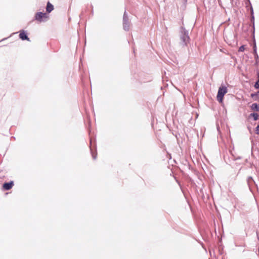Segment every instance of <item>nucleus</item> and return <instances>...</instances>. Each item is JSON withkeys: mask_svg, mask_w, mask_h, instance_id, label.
Listing matches in <instances>:
<instances>
[{"mask_svg": "<svg viewBox=\"0 0 259 259\" xmlns=\"http://www.w3.org/2000/svg\"><path fill=\"white\" fill-rule=\"evenodd\" d=\"M181 29L182 31L180 35L181 44L182 46H186L190 40V37L188 35V31L183 27Z\"/></svg>", "mask_w": 259, "mask_h": 259, "instance_id": "nucleus-1", "label": "nucleus"}, {"mask_svg": "<svg viewBox=\"0 0 259 259\" xmlns=\"http://www.w3.org/2000/svg\"><path fill=\"white\" fill-rule=\"evenodd\" d=\"M227 88L225 86H221L219 88L217 97L220 103L223 102L224 96L227 93Z\"/></svg>", "mask_w": 259, "mask_h": 259, "instance_id": "nucleus-2", "label": "nucleus"}, {"mask_svg": "<svg viewBox=\"0 0 259 259\" xmlns=\"http://www.w3.org/2000/svg\"><path fill=\"white\" fill-rule=\"evenodd\" d=\"M34 19L40 23L42 22H46L48 19V16L45 13L38 12L35 14Z\"/></svg>", "mask_w": 259, "mask_h": 259, "instance_id": "nucleus-3", "label": "nucleus"}, {"mask_svg": "<svg viewBox=\"0 0 259 259\" xmlns=\"http://www.w3.org/2000/svg\"><path fill=\"white\" fill-rule=\"evenodd\" d=\"M131 23L128 18V15L126 11H124L123 16V28L126 31H129L130 29Z\"/></svg>", "mask_w": 259, "mask_h": 259, "instance_id": "nucleus-4", "label": "nucleus"}, {"mask_svg": "<svg viewBox=\"0 0 259 259\" xmlns=\"http://www.w3.org/2000/svg\"><path fill=\"white\" fill-rule=\"evenodd\" d=\"M14 185V182L11 181L9 182H5L3 184V189L4 190L8 191L12 188Z\"/></svg>", "mask_w": 259, "mask_h": 259, "instance_id": "nucleus-5", "label": "nucleus"}, {"mask_svg": "<svg viewBox=\"0 0 259 259\" xmlns=\"http://www.w3.org/2000/svg\"><path fill=\"white\" fill-rule=\"evenodd\" d=\"M19 38L22 40L30 41V38L28 37L26 31L24 30H21L19 31Z\"/></svg>", "mask_w": 259, "mask_h": 259, "instance_id": "nucleus-6", "label": "nucleus"}, {"mask_svg": "<svg viewBox=\"0 0 259 259\" xmlns=\"http://www.w3.org/2000/svg\"><path fill=\"white\" fill-rule=\"evenodd\" d=\"M247 184L250 189H251L252 186L254 185L256 187H257L255 181L252 177H248L247 180Z\"/></svg>", "mask_w": 259, "mask_h": 259, "instance_id": "nucleus-7", "label": "nucleus"}, {"mask_svg": "<svg viewBox=\"0 0 259 259\" xmlns=\"http://www.w3.org/2000/svg\"><path fill=\"white\" fill-rule=\"evenodd\" d=\"M253 54L254 56H255L258 55V54H257V47H256V42H255L254 35H253Z\"/></svg>", "mask_w": 259, "mask_h": 259, "instance_id": "nucleus-8", "label": "nucleus"}, {"mask_svg": "<svg viewBox=\"0 0 259 259\" xmlns=\"http://www.w3.org/2000/svg\"><path fill=\"white\" fill-rule=\"evenodd\" d=\"M54 10V6L50 2H48L46 7V11L50 13Z\"/></svg>", "mask_w": 259, "mask_h": 259, "instance_id": "nucleus-9", "label": "nucleus"}, {"mask_svg": "<svg viewBox=\"0 0 259 259\" xmlns=\"http://www.w3.org/2000/svg\"><path fill=\"white\" fill-rule=\"evenodd\" d=\"M90 150H91V153L92 154L93 159L95 160L97 158V153L96 150H95V151H94L92 147V140H90Z\"/></svg>", "mask_w": 259, "mask_h": 259, "instance_id": "nucleus-10", "label": "nucleus"}, {"mask_svg": "<svg viewBox=\"0 0 259 259\" xmlns=\"http://www.w3.org/2000/svg\"><path fill=\"white\" fill-rule=\"evenodd\" d=\"M250 22L252 24V34L254 35L255 32V25H254V15H251L250 17Z\"/></svg>", "mask_w": 259, "mask_h": 259, "instance_id": "nucleus-11", "label": "nucleus"}, {"mask_svg": "<svg viewBox=\"0 0 259 259\" xmlns=\"http://www.w3.org/2000/svg\"><path fill=\"white\" fill-rule=\"evenodd\" d=\"M248 117L249 118L253 117V120L254 121H256V120H257L258 119L259 115H258V114L257 113L253 112V113H250Z\"/></svg>", "mask_w": 259, "mask_h": 259, "instance_id": "nucleus-12", "label": "nucleus"}, {"mask_svg": "<svg viewBox=\"0 0 259 259\" xmlns=\"http://www.w3.org/2000/svg\"><path fill=\"white\" fill-rule=\"evenodd\" d=\"M250 107L254 111H259V105L256 103H253Z\"/></svg>", "mask_w": 259, "mask_h": 259, "instance_id": "nucleus-13", "label": "nucleus"}, {"mask_svg": "<svg viewBox=\"0 0 259 259\" xmlns=\"http://www.w3.org/2000/svg\"><path fill=\"white\" fill-rule=\"evenodd\" d=\"M251 97H252L254 101L259 100V92H256L254 93H252L250 95Z\"/></svg>", "mask_w": 259, "mask_h": 259, "instance_id": "nucleus-14", "label": "nucleus"}, {"mask_svg": "<svg viewBox=\"0 0 259 259\" xmlns=\"http://www.w3.org/2000/svg\"><path fill=\"white\" fill-rule=\"evenodd\" d=\"M254 59L255 61L254 65L255 66H258L259 64V56H258V55L254 56Z\"/></svg>", "mask_w": 259, "mask_h": 259, "instance_id": "nucleus-15", "label": "nucleus"}, {"mask_svg": "<svg viewBox=\"0 0 259 259\" xmlns=\"http://www.w3.org/2000/svg\"><path fill=\"white\" fill-rule=\"evenodd\" d=\"M254 88L256 89L259 90V81H256L254 85Z\"/></svg>", "mask_w": 259, "mask_h": 259, "instance_id": "nucleus-16", "label": "nucleus"}, {"mask_svg": "<svg viewBox=\"0 0 259 259\" xmlns=\"http://www.w3.org/2000/svg\"><path fill=\"white\" fill-rule=\"evenodd\" d=\"M244 46L242 45L239 47L238 51L239 52H243L244 51Z\"/></svg>", "mask_w": 259, "mask_h": 259, "instance_id": "nucleus-17", "label": "nucleus"}, {"mask_svg": "<svg viewBox=\"0 0 259 259\" xmlns=\"http://www.w3.org/2000/svg\"><path fill=\"white\" fill-rule=\"evenodd\" d=\"M255 134L259 135V124L255 127Z\"/></svg>", "mask_w": 259, "mask_h": 259, "instance_id": "nucleus-18", "label": "nucleus"}, {"mask_svg": "<svg viewBox=\"0 0 259 259\" xmlns=\"http://www.w3.org/2000/svg\"><path fill=\"white\" fill-rule=\"evenodd\" d=\"M250 14H251V15H254L253 9V8H252L251 5L250 6Z\"/></svg>", "mask_w": 259, "mask_h": 259, "instance_id": "nucleus-19", "label": "nucleus"}, {"mask_svg": "<svg viewBox=\"0 0 259 259\" xmlns=\"http://www.w3.org/2000/svg\"><path fill=\"white\" fill-rule=\"evenodd\" d=\"M257 80L256 81H259V70H257Z\"/></svg>", "mask_w": 259, "mask_h": 259, "instance_id": "nucleus-20", "label": "nucleus"}, {"mask_svg": "<svg viewBox=\"0 0 259 259\" xmlns=\"http://www.w3.org/2000/svg\"><path fill=\"white\" fill-rule=\"evenodd\" d=\"M241 158V157L238 156V157H236V158H234V160H237V159H240Z\"/></svg>", "mask_w": 259, "mask_h": 259, "instance_id": "nucleus-21", "label": "nucleus"}, {"mask_svg": "<svg viewBox=\"0 0 259 259\" xmlns=\"http://www.w3.org/2000/svg\"><path fill=\"white\" fill-rule=\"evenodd\" d=\"M247 2L248 3V4H249V6H251V3H250V0H247Z\"/></svg>", "mask_w": 259, "mask_h": 259, "instance_id": "nucleus-22", "label": "nucleus"}, {"mask_svg": "<svg viewBox=\"0 0 259 259\" xmlns=\"http://www.w3.org/2000/svg\"><path fill=\"white\" fill-rule=\"evenodd\" d=\"M7 38H3V39H2V40H1V41H3V40H4L6 39Z\"/></svg>", "mask_w": 259, "mask_h": 259, "instance_id": "nucleus-23", "label": "nucleus"}]
</instances>
